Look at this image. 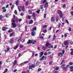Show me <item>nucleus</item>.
<instances>
[{
    "label": "nucleus",
    "mask_w": 73,
    "mask_h": 73,
    "mask_svg": "<svg viewBox=\"0 0 73 73\" xmlns=\"http://www.w3.org/2000/svg\"><path fill=\"white\" fill-rule=\"evenodd\" d=\"M46 47H48V48H52V49H53V45H52V44L48 42H46Z\"/></svg>",
    "instance_id": "f257e3e1"
},
{
    "label": "nucleus",
    "mask_w": 73,
    "mask_h": 73,
    "mask_svg": "<svg viewBox=\"0 0 73 73\" xmlns=\"http://www.w3.org/2000/svg\"><path fill=\"white\" fill-rule=\"evenodd\" d=\"M35 64H33L31 65H30L29 67V68L30 69H32L33 68H35Z\"/></svg>",
    "instance_id": "f03ea898"
},
{
    "label": "nucleus",
    "mask_w": 73,
    "mask_h": 73,
    "mask_svg": "<svg viewBox=\"0 0 73 73\" xmlns=\"http://www.w3.org/2000/svg\"><path fill=\"white\" fill-rule=\"evenodd\" d=\"M13 23H12V25L13 27V28H16V23H15V21L13 20L12 21Z\"/></svg>",
    "instance_id": "7ed1b4c3"
},
{
    "label": "nucleus",
    "mask_w": 73,
    "mask_h": 73,
    "mask_svg": "<svg viewBox=\"0 0 73 73\" xmlns=\"http://www.w3.org/2000/svg\"><path fill=\"white\" fill-rule=\"evenodd\" d=\"M16 64H17V60H15V61H14L13 63V66L12 67L13 68L15 66V65H16Z\"/></svg>",
    "instance_id": "20e7f679"
},
{
    "label": "nucleus",
    "mask_w": 73,
    "mask_h": 73,
    "mask_svg": "<svg viewBox=\"0 0 73 73\" xmlns=\"http://www.w3.org/2000/svg\"><path fill=\"white\" fill-rule=\"evenodd\" d=\"M32 43V40H29L27 43V44H31Z\"/></svg>",
    "instance_id": "39448f33"
},
{
    "label": "nucleus",
    "mask_w": 73,
    "mask_h": 73,
    "mask_svg": "<svg viewBox=\"0 0 73 73\" xmlns=\"http://www.w3.org/2000/svg\"><path fill=\"white\" fill-rule=\"evenodd\" d=\"M37 27L36 26L34 27L33 28V29L32 30V31H37Z\"/></svg>",
    "instance_id": "423d86ee"
},
{
    "label": "nucleus",
    "mask_w": 73,
    "mask_h": 73,
    "mask_svg": "<svg viewBox=\"0 0 73 73\" xmlns=\"http://www.w3.org/2000/svg\"><path fill=\"white\" fill-rule=\"evenodd\" d=\"M19 8H22V11L23 12H24V11H25V8H24V6H23L22 7L21 6H19Z\"/></svg>",
    "instance_id": "0eeeda50"
},
{
    "label": "nucleus",
    "mask_w": 73,
    "mask_h": 73,
    "mask_svg": "<svg viewBox=\"0 0 73 73\" xmlns=\"http://www.w3.org/2000/svg\"><path fill=\"white\" fill-rule=\"evenodd\" d=\"M31 35L33 36H35L36 35V32L33 31L31 33Z\"/></svg>",
    "instance_id": "6e6552de"
},
{
    "label": "nucleus",
    "mask_w": 73,
    "mask_h": 73,
    "mask_svg": "<svg viewBox=\"0 0 73 73\" xmlns=\"http://www.w3.org/2000/svg\"><path fill=\"white\" fill-rule=\"evenodd\" d=\"M5 8H6V7H3L2 8V9L3 10V12H5L7 11V10L5 9Z\"/></svg>",
    "instance_id": "1a4fd4ad"
},
{
    "label": "nucleus",
    "mask_w": 73,
    "mask_h": 73,
    "mask_svg": "<svg viewBox=\"0 0 73 73\" xmlns=\"http://www.w3.org/2000/svg\"><path fill=\"white\" fill-rule=\"evenodd\" d=\"M64 45H68V41H67V40L66 41H64Z\"/></svg>",
    "instance_id": "9d476101"
},
{
    "label": "nucleus",
    "mask_w": 73,
    "mask_h": 73,
    "mask_svg": "<svg viewBox=\"0 0 73 73\" xmlns=\"http://www.w3.org/2000/svg\"><path fill=\"white\" fill-rule=\"evenodd\" d=\"M57 13L58 15H60V14L62 13L61 11L58 10L57 11Z\"/></svg>",
    "instance_id": "9b49d317"
},
{
    "label": "nucleus",
    "mask_w": 73,
    "mask_h": 73,
    "mask_svg": "<svg viewBox=\"0 0 73 73\" xmlns=\"http://www.w3.org/2000/svg\"><path fill=\"white\" fill-rule=\"evenodd\" d=\"M40 7L41 9H43L42 10V11H44V9H43V8H44V6L42 5H41L40 6Z\"/></svg>",
    "instance_id": "f8f14e48"
},
{
    "label": "nucleus",
    "mask_w": 73,
    "mask_h": 73,
    "mask_svg": "<svg viewBox=\"0 0 73 73\" xmlns=\"http://www.w3.org/2000/svg\"><path fill=\"white\" fill-rule=\"evenodd\" d=\"M58 56H60L61 57H62V56H63V54L62 52H59L58 53Z\"/></svg>",
    "instance_id": "ddd939ff"
},
{
    "label": "nucleus",
    "mask_w": 73,
    "mask_h": 73,
    "mask_svg": "<svg viewBox=\"0 0 73 73\" xmlns=\"http://www.w3.org/2000/svg\"><path fill=\"white\" fill-rule=\"evenodd\" d=\"M70 71L71 72H73V66H71L70 67Z\"/></svg>",
    "instance_id": "4468645a"
},
{
    "label": "nucleus",
    "mask_w": 73,
    "mask_h": 73,
    "mask_svg": "<svg viewBox=\"0 0 73 73\" xmlns=\"http://www.w3.org/2000/svg\"><path fill=\"white\" fill-rule=\"evenodd\" d=\"M51 20L52 21H53V22L55 21V20H54V17H52L51 18Z\"/></svg>",
    "instance_id": "2eb2a0df"
},
{
    "label": "nucleus",
    "mask_w": 73,
    "mask_h": 73,
    "mask_svg": "<svg viewBox=\"0 0 73 73\" xmlns=\"http://www.w3.org/2000/svg\"><path fill=\"white\" fill-rule=\"evenodd\" d=\"M43 54H44V52H40V56H39V57H42V55H43Z\"/></svg>",
    "instance_id": "dca6fc26"
},
{
    "label": "nucleus",
    "mask_w": 73,
    "mask_h": 73,
    "mask_svg": "<svg viewBox=\"0 0 73 73\" xmlns=\"http://www.w3.org/2000/svg\"><path fill=\"white\" fill-rule=\"evenodd\" d=\"M17 41L18 42H19V43L20 42V41H22V40H21V38H20L18 39V40H17Z\"/></svg>",
    "instance_id": "f3484780"
},
{
    "label": "nucleus",
    "mask_w": 73,
    "mask_h": 73,
    "mask_svg": "<svg viewBox=\"0 0 73 73\" xmlns=\"http://www.w3.org/2000/svg\"><path fill=\"white\" fill-rule=\"evenodd\" d=\"M6 29H7V28L6 27H3L2 28V30L3 31H5Z\"/></svg>",
    "instance_id": "a211bd4d"
},
{
    "label": "nucleus",
    "mask_w": 73,
    "mask_h": 73,
    "mask_svg": "<svg viewBox=\"0 0 73 73\" xmlns=\"http://www.w3.org/2000/svg\"><path fill=\"white\" fill-rule=\"evenodd\" d=\"M67 35H69V34L68 33H66L64 35V38H66V37L68 36Z\"/></svg>",
    "instance_id": "6ab92c4d"
},
{
    "label": "nucleus",
    "mask_w": 73,
    "mask_h": 73,
    "mask_svg": "<svg viewBox=\"0 0 73 73\" xmlns=\"http://www.w3.org/2000/svg\"><path fill=\"white\" fill-rule=\"evenodd\" d=\"M45 58V56H43L40 59V61H42V60H44V58Z\"/></svg>",
    "instance_id": "aec40b11"
},
{
    "label": "nucleus",
    "mask_w": 73,
    "mask_h": 73,
    "mask_svg": "<svg viewBox=\"0 0 73 73\" xmlns=\"http://www.w3.org/2000/svg\"><path fill=\"white\" fill-rule=\"evenodd\" d=\"M14 35V33L13 32L12 33H11L9 35V36L10 37H12V36Z\"/></svg>",
    "instance_id": "412c9836"
},
{
    "label": "nucleus",
    "mask_w": 73,
    "mask_h": 73,
    "mask_svg": "<svg viewBox=\"0 0 73 73\" xmlns=\"http://www.w3.org/2000/svg\"><path fill=\"white\" fill-rule=\"evenodd\" d=\"M58 16H57L56 17V22H58Z\"/></svg>",
    "instance_id": "4be33fe9"
},
{
    "label": "nucleus",
    "mask_w": 73,
    "mask_h": 73,
    "mask_svg": "<svg viewBox=\"0 0 73 73\" xmlns=\"http://www.w3.org/2000/svg\"><path fill=\"white\" fill-rule=\"evenodd\" d=\"M36 14L35 13V12H33V15H32V17H36Z\"/></svg>",
    "instance_id": "5701e85b"
},
{
    "label": "nucleus",
    "mask_w": 73,
    "mask_h": 73,
    "mask_svg": "<svg viewBox=\"0 0 73 73\" xmlns=\"http://www.w3.org/2000/svg\"><path fill=\"white\" fill-rule=\"evenodd\" d=\"M33 23V20H31L29 22V24H31Z\"/></svg>",
    "instance_id": "b1692460"
},
{
    "label": "nucleus",
    "mask_w": 73,
    "mask_h": 73,
    "mask_svg": "<svg viewBox=\"0 0 73 73\" xmlns=\"http://www.w3.org/2000/svg\"><path fill=\"white\" fill-rule=\"evenodd\" d=\"M19 0H17L15 2V4L17 5H19Z\"/></svg>",
    "instance_id": "393cba45"
},
{
    "label": "nucleus",
    "mask_w": 73,
    "mask_h": 73,
    "mask_svg": "<svg viewBox=\"0 0 73 73\" xmlns=\"http://www.w3.org/2000/svg\"><path fill=\"white\" fill-rule=\"evenodd\" d=\"M29 13V15L30 14H32V12L31 10H29L28 11Z\"/></svg>",
    "instance_id": "a878e982"
},
{
    "label": "nucleus",
    "mask_w": 73,
    "mask_h": 73,
    "mask_svg": "<svg viewBox=\"0 0 73 73\" xmlns=\"http://www.w3.org/2000/svg\"><path fill=\"white\" fill-rule=\"evenodd\" d=\"M12 31H13V30L12 29H10L9 31H8V33H10V32H11Z\"/></svg>",
    "instance_id": "bb28decb"
},
{
    "label": "nucleus",
    "mask_w": 73,
    "mask_h": 73,
    "mask_svg": "<svg viewBox=\"0 0 73 73\" xmlns=\"http://www.w3.org/2000/svg\"><path fill=\"white\" fill-rule=\"evenodd\" d=\"M8 72V69L6 68L5 69V71H4L3 73H6Z\"/></svg>",
    "instance_id": "cd10ccee"
},
{
    "label": "nucleus",
    "mask_w": 73,
    "mask_h": 73,
    "mask_svg": "<svg viewBox=\"0 0 73 73\" xmlns=\"http://www.w3.org/2000/svg\"><path fill=\"white\" fill-rule=\"evenodd\" d=\"M4 17H3V16L2 15H0V20H2V19Z\"/></svg>",
    "instance_id": "c85d7f7f"
},
{
    "label": "nucleus",
    "mask_w": 73,
    "mask_h": 73,
    "mask_svg": "<svg viewBox=\"0 0 73 73\" xmlns=\"http://www.w3.org/2000/svg\"><path fill=\"white\" fill-rule=\"evenodd\" d=\"M48 2L46 3L45 5V7L46 8H47L48 7Z\"/></svg>",
    "instance_id": "c756f323"
},
{
    "label": "nucleus",
    "mask_w": 73,
    "mask_h": 73,
    "mask_svg": "<svg viewBox=\"0 0 73 73\" xmlns=\"http://www.w3.org/2000/svg\"><path fill=\"white\" fill-rule=\"evenodd\" d=\"M62 69H63V70H66V69H67V68L66 67H62Z\"/></svg>",
    "instance_id": "7c9ffc66"
},
{
    "label": "nucleus",
    "mask_w": 73,
    "mask_h": 73,
    "mask_svg": "<svg viewBox=\"0 0 73 73\" xmlns=\"http://www.w3.org/2000/svg\"><path fill=\"white\" fill-rule=\"evenodd\" d=\"M59 16L60 18L62 17L63 16V14H62V13L60 14Z\"/></svg>",
    "instance_id": "2f4dec72"
},
{
    "label": "nucleus",
    "mask_w": 73,
    "mask_h": 73,
    "mask_svg": "<svg viewBox=\"0 0 73 73\" xmlns=\"http://www.w3.org/2000/svg\"><path fill=\"white\" fill-rule=\"evenodd\" d=\"M40 10L38 9L37 11H36V13L38 14H39L40 13Z\"/></svg>",
    "instance_id": "473e14b6"
},
{
    "label": "nucleus",
    "mask_w": 73,
    "mask_h": 73,
    "mask_svg": "<svg viewBox=\"0 0 73 73\" xmlns=\"http://www.w3.org/2000/svg\"><path fill=\"white\" fill-rule=\"evenodd\" d=\"M15 7V5H12V7H11V10H13V8Z\"/></svg>",
    "instance_id": "72a5a7b5"
},
{
    "label": "nucleus",
    "mask_w": 73,
    "mask_h": 73,
    "mask_svg": "<svg viewBox=\"0 0 73 73\" xmlns=\"http://www.w3.org/2000/svg\"><path fill=\"white\" fill-rule=\"evenodd\" d=\"M6 49L7 51H9V50L10 49V48H9V47L7 46Z\"/></svg>",
    "instance_id": "f704fd0d"
},
{
    "label": "nucleus",
    "mask_w": 73,
    "mask_h": 73,
    "mask_svg": "<svg viewBox=\"0 0 73 73\" xmlns=\"http://www.w3.org/2000/svg\"><path fill=\"white\" fill-rule=\"evenodd\" d=\"M28 3H29V1H27L26 3V6H28Z\"/></svg>",
    "instance_id": "c9c22d12"
},
{
    "label": "nucleus",
    "mask_w": 73,
    "mask_h": 73,
    "mask_svg": "<svg viewBox=\"0 0 73 73\" xmlns=\"http://www.w3.org/2000/svg\"><path fill=\"white\" fill-rule=\"evenodd\" d=\"M42 49L43 50H45L46 49V47L43 46L42 47Z\"/></svg>",
    "instance_id": "e433bc0d"
},
{
    "label": "nucleus",
    "mask_w": 73,
    "mask_h": 73,
    "mask_svg": "<svg viewBox=\"0 0 73 73\" xmlns=\"http://www.w3.org/2000/svg\"><path fill=\"white\" fill-rule=\"evenodd\" d=\"M23 46L24 45H21L19 46V48H23Z\"/></svg>",
    "instance_id": "4c0bfd02"
},
{
    "label": "nucleus",
    "mask_w": 73,
    "mask_h": 73,
    "mask_svg": "<svg viewBox=\"0 0 73 73\" xmlns=\"http://www.w3.org/2000/svg\"><path fill=\"white\" fill-rule=\"evenodd\" d=\"M66 6V4L65 3L64 4L63 6V9H65V7Z\"/></svg>",
    "instance_id": "58836bf2"
},
{
    "label": "nucleus",
    "mask_w": 73,
    "mask_h": 73,
    "mask_svg": "<svg viewBox=\"0 0 73 73\" xmlns=\"http://www.w3.org/2000/svg\"><path fill=\"white\" fill-rule=\"evenodd\" d=\"M65 66V64H63L61 66V67H62V68H64Z\"/></svg>",
    "instance_id": "ea45409f"
},
{
    "label": "nucleus",
    "mask_w": 73,
    "mask_h": 73,
    "mask_svg": "<svg viewBox=\"0 0 73 73\" xmlns=\"http://www.w3.org/2000/svg\"><path fill=\"white\" fill-rule=\"evenodd\" d=\"M1 64H2V61H0V69H1V68H2L1 66Z\"/></svg>",
    "instance_id": "a19ab883"
},
{
    "label": "nucleus",
    "mask_w": 73,
    "mask_h": 73,
    "mask_svg": "<svg viewBox=\"0 0 73 73\" xmlns=\"http://www.w3.org/2000/svg\"><path fill=\"white\" fill-rule=\"evenodd\" d=\"M40 38L41 39V40H43L44 39V36H40Z\"/></svg>",
    "instance_id": "79ce46f5"
},
{
    "label": "nucleus",
    "mask_w": 73,
    "mask_h": 73,
    "mask_svg": "<svg viewBox=\"0 0 73 73\" xmlns=\"http://www.w3.org/2000/svg\"><path fill=\"white\" fill-rule=\"evenodd\" d=\"M42 70V69L41 68H39L38 69V72H41V71Z\"/></svg>",
    "instance_id": "37998d69"
},
{
    "label": "nucleus",
    "mask_w": 73,
    "mask_h": 73,
    "mask_svg": "<svg viewBox=\"0 0 73 73\" xmlns=\"http://www.w3.org/2000/svg\"><path fill=\"white\" fill-rule=\"evenodd\" d=\"M69 64L70 65H72L73 64V62H69Z\"/></svg>",
    "instance_id": "c03bdc74"
},
{
    "label": "nucleus",
    "mask_w": 73,
    "mask_h": 73,
    "mask_svg": "<svg viewBox=\"0 0 73 73\" xmlns=\"http://www.w3.org/2000/svg\"><path fill=\"white\" fill-rule=\"evenodd\" d=\"M14 13H15V15H17V10H15L14 11Z\"/></svg>",
    "instance_id": "a18cd8bd"
},
{
    "label": "nucleus",
    "mask_w": 73,
    "mask_h": 73,
    "mask_svg": "<svg viewBox=\"0 0 73 73\" xmlns=\"http://www.w3.org/2000/svg\"><path fill=\"white\" fill-rule=\"evenodd\" d=\"M18 47L19 46H16L15 47H14V49H17Z\"/></svg>",
    "instance_id": "49530a36"
},
{
    "label": "nucleus",
    "mask_w": 73,
    "mask_h": 73,
    "mask_svg": "<svg viewBox=\"0 0 73 73\" xmlns=\"http://www.w3.org/2000/svg\"><path fill=\"white\" fill-rule=\"evenodd\" d=\"M59 69V68L58 66H57L55 69L56 70H58Z\"/></svg>",
    "instance_id": "de8ad7c7"
},
{
    "label": "nucleus",
    "mask_w": 73,
    "mask_h": 73,
    "mask_svg": "<svg viewBox=\"0 0 73 73\" xmlns=\"http://www.w3.org/2000/svg\"><path fill=\"white\" fill-rule=\"evenodd\" d=\"M47 32V30H44L43 31V32L44 33H46Z\"/></svg>",
    "instance_id": "09e8293b"
},
{
    "label": "nucleus",
    "mask_w": 73,
    "mask_h": 73,
    "mask_svg": "<svg viewBox=\"0 0 73 73\" xmlns=\"http://www.w3.org/2000/svg\"><path fill=\"white\" fill-rule=\"evenodd\" d=\"M62 52L63 53V54H64V53L65 52V50H62Z\"/></svg>",
    "instance_id": "8fccbe9b"
},
{
    "label": "nucleus",
    "mask_w": 73,
    "mask_h": 73,
    "mask_svg": "<svg viewBox=\"0 0 73 73\" xmlns=\"http://www.w3.org/2000/svg\"><path fill=\"white\" fill-rule=\"evenodd\" d=\"M50 58H51V59L53 58V55H50Z\"/></svg>",
    "instance_id": "3c124183"
},
{
    "label": "nucleus",
    "mask_w": 73,
    "mask_h": 73,
    "mask_svg": "<svg viewBox=\"0 0 73 73\" xmlns=\"http://www.w3.org/2000/svg\"><path fill=\"white\" fill-rule=\"evenodd\" d=\"M36 42V41H35L34 42H32V44H35Z\"/></svg>",
    "instance_id": "603ef678"
},
{
    "label": "nucleus",
    "mask_w": 73,
    "mask_h": 73,
    "mask_svg": "<svg viewBox=\"0 0 73 73\" xmlns=\"http://www.w3.org/2000/svg\"><path fill=\"white\" fill-rule=\"evenodd\" d=\"M27 18L28 19H29V20L31 19V17L30 16V15H29Z\"/></svg>",
    "instance_id": "864d4df0"
},
{
    "label": "nucleus",
    "mask_w": 73,
    "mask_h": 73,
    "mask_svg": "<svg viewBox=\"0 0 73 73\" xmlns=\"http://www.w3.org/2000/svg\"><path fill=\"white\" fill-rule=\"evenodd\" d=\"M43 27L44 28H47V26L46 25H44L43 26Z\"/></svg>",
    "instance_id": "5fc2aeb1"
},
{
    "label": "nucleus",
    "mask_w": 73,
    "mask_h": 73,
    "mask_svg": "<svg viewBox=\"0 0 73 73\" xmlns=\"http://www.w3.org/2000/svg\"><path fill=\"white\" fill-rule=\"evenodd\" d=\"M13 42V40L10 39V43H12Z\"/></svg>",
    "instance_id": "6e6d98bb"
},
{
    "label": "nucleus",
    "mask_w": 73,
    "mask_h": 73,
    "mask_svg": "<svg viewBox=\"0 0 73 73\" xmlns=\"http://www.w3.org/2000/svg\"><path fill=\"white\" fill-rule=\"evenodd\" d=\"M70 43L71 45H72L73 44V42L72 41H71L70 42Z\"/></svg>",
    "instance_id": "4d7b16f0"
},
{
    "label": "nucleus",
    "mask_w": 73,
    "mask_h": 73,
    "mask_svg": "<svg viewBox=\"0 0 73 73\" xmlns=\"http://www.w3.org/2000/svg\"><path fill=\"white\" fill-rule=\"evenodd\" d=\"M61 24L60 23L59 24V25L58 26V28H60V26H61Z\"/></svg>",
    "instance_id": "13d9d810"
},
{
    "label": "nucleus",
    "mask_w": 73,
    "mask_h": 73,
    "mask_svg": "<svg viewBox=\"0 0 73 73\" xmlns=\"http://www.w3.org/2000/svg\"><path fill=\"white\" fill-rule=\"evenodd\" d=\"M68 30L69 32H70V31H72V29L70 28H69L68 29Z\"/></svg>",
    "instance_id": "bf43d9fd"
},
{
    "label": "nucleus",
    "mask_w": 73,
    "mask_h": 73,
    "mask_svg": "<svg viewBox=\"0 0 73 73\" xmlns=\"http://www.w3.org/2000/svg\"><path fill=\"white\" fill-rule=\"evenodd\" d=\"M47 54H48V53L46 52H45L44 53V55L45 56H46Z\"/></svg>",
    "instance_id": "052dcab7"
},
{
    "label": "nucleus",
    "mask_w": 73,
    "mask_h": 73,
    "mask_svg": "<svg viewBox=\"0 0 73 73\" xmlns=\"http://www.w3.org/2000/svg\"><path fill=\"white\" fill-rule=\"evenodd\" d=\"M64 61H65V60H63L61 63V64H63V62H64Z\"/></svg>",
    "instance_id": "680f3d73"
},
{
    "label": "nucleus",
    "mask_w": 73,
    "mask_h": 73,
    "mask_svg": "<svg viewBox=\"0 0 73 73\" xmlns=\"http://www.w3.org/2000/svg\"><path fill=\"white\" fill-rule=\"evenodd\" d=\"M18 20H19V22H21V21H22V19L21 18L19 19Z\"/></svg>",
    "instance_id": "e2e57ef3"
},
{
    "label": "nucleus",
    "mask_w": 73,
    "mask_h": 73,
    "mask_svg": "<svg viewBox=\"0 0 73 73\" xmlns=\"http://www.w3.org/2000/svg\"><path fill=\"white\" fill-rule=\"evenodd\" d=\"M70 54L71 55H73V51H71L70 52Z\"/></svg>",
    "instance_id": "0e129e2a"
},
{
    "label": "nucleus",
    "mask_w": 73,
    "mask_h": 73,
    "mask_svg": "<svg viewBox=\"0 0 73 73\" xmlns=\"http://www.w3.org/2000/svg\"><path fill=\"white\" fill-rule=\"evenodd\" d=\"M66 23H67V24H69V22L68 21V20H66Z\"/></svg>",
    "instance_id": "69168bd1"
},
{
    "label": "nucleus",
    "mask_w": 73,
    "mask_h": 73,
    "mask_svg": "<svg viewBox=\"0 0 73 73\" xmlns=\"http://www.w3.org/2000/svg\"><path fill=\"white\" fill-rule=\"evenodd\" d=\"M46 14H45L44 15V18H46Z\"/></svg>",
    "instance_id": "338daca9"
},
{
    "label": "nucleus",
    "mask_w": 73,
    "mask_h": 73,
    "mask_svg": "<svg viewBox=\"0 0 73 73\" xmlns=\"http://www.w3.org/2000/svg\"><path fill=\"white\" fill-rule=\"evenodd\" d=\"M17 69H15V70L14 71H13V72L14 73H15V72H17Z\"/></svg>",
    "instance_id": "774afa93"
}]
</instances>
